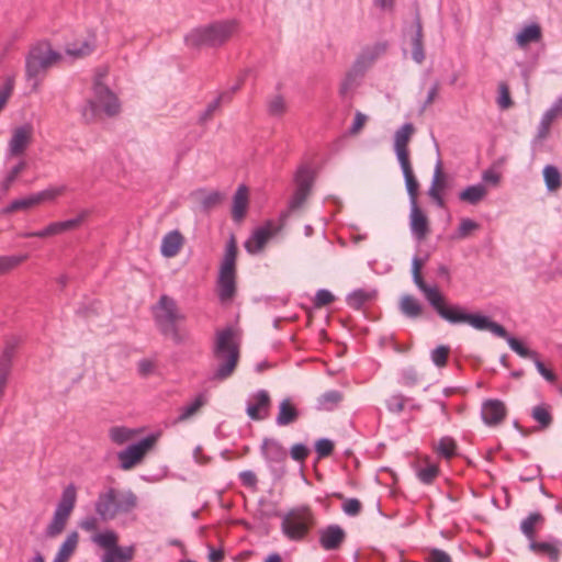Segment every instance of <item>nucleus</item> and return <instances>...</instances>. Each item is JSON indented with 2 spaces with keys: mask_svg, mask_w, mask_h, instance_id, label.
Returning a JSON list of instances; mask_svg holds the SVG:
<instances>
[{
  "mask_svg": "<svg viewBox=\"0 0 562 562\" xmlns=\"http://www.w3.org/2000/svg\"><path fill=\"white\" fill-rule=\"evenodd\" d=\"M450 353V347L449 346H438L431 351V361L438 368H442L447 364L448 357Z\"/></svg>",
  "mask_w": 562,
  "mask_h": 562,
  "instance_id": "obj_55",
  "label": "nucleus"
},
{
  "mask_svg": "<svg viewBox=\"0 0 562 562\" xmlns=\"http://www.w3.org/2000/svg\"><path fill=\"white\" fill-rule=\"evenodd\" d=\"M291 458L297 462H303L310 454V449L303 443H295L290 450Z\"/></svg>",
  "mask_w": 562,
  "mask_h": 562,
  "instance_id": "obj_62",
  "label": "nucleus"
},
{
  "mask_svg": "<svg viewBox=\"0 0 562 562\" xmlns=\"http://www.w3.org/2000/svg\"><path fill=\"white\" fill-rule=\"evenodd\" d=\"M529 549L538 554L547 555L551 562H558L560 558V548L551 542L530 541Z\"/></svg>",
  "mask_w": 562,
  "mask_h": 562,
  "instance_id": "obj_38",
  "label": "nucleus"
},
{
  "mask_svg": "<svg viewBox=\"0 0 562 562\" xmlns=\"http://www.w3.org/2000/svg\"><path fill=\"white\" fill-rule=\"evenodd\" d=\"M543 178L549 191H555L562 184L560 171L554 166L548 165L544 167Z\"/></svg>",
  "mask_w": 562,
  "mask_h": 562,
  "instance_id": "obj_41",
  "label": "nucleus"
},
{
  "mask_svg": "<svg viewBox=\"0 0 562 562\" xmlns=\"http://www.w3.org/2000/svg\"><path fill=\"white\" fill-rule=\"evenodd\" d=\"M428 562H452L450 555L440 549H432L428 554Z\"/></svg>",
  "mask_w": 562,
  "mask_h": 562,
  "instance_id": "obj_64",
  "label": "nucleus"
},
{
  "mask_svg": "<svg viewBox=\"0 0 562 562\" xmlns=\"http://www.w3.org/2000/svg\"><path fill=\"white\" fill-rule=\"evenodd\" d=\"M93 542H95L101 548H104L105 551H111L114 548H117V535L112 530H106L104 532L98 533L92 538Z\"/></svg>",
  "mask_w": 562,
  "mask_h": 562,
  "instance_id": "obj_45",
  "label": "nucleus"
},
{
  "mask_svg": "<svg viewBox=\"0 0 562 562\" xmlns=\"http://www.w3.org/2000/svg\"><path fill=\"white\" fill-rule=\"evenodd\" d=\"M109 435L113 442L116 445H123L134 438L136 430L127 427L116 426L110 429Z\"/></svg>",
  "mask_w": 562,
  "mask_h": 562,
  "instance_id": "obj_44",
  "label": "nucleus"
},
{
  "mask_svg": "<svg viewBox=\"0 0 562 562\" xmlns=\"http://www.w3.org/2000/svg\"><path fill=\"white\" fill-rule=\"evenodd\" d=\"M487 194V190L484 184H473L467 187L459 193V199L471 205L480 203Z\"/></svg>",
  "mask_w": 562,
  "mask_h": 562,
  "instance_id": "obj_33",
  "label": "nucleus"
},
{
  "mask_svg": "<svg viewBox=\"0 0 562 562\" xmlns=\"http://www.w3.org/2000/svg\"><path fill=\"white\" fill-rule=\"evenodd\" d=\"M412 58L415 63L422 64L425 60V50L423 44V26L419 19L416 20V31L412 36Z\"/></svg>",
  "mask_w": 562,
  "mask_h": 562,
  "instance_id": "obj_35",
  "label": "nucleus"
},
{
  "mask_svg": "<svg viewBox=\"0 0 562 562\" xmlns=\"http://www.w3.org/2000/svg\"><path fill=\"white\" fill-rule=\"evenodd\" d=\"M344 394L338 390H329L321 394L316 400L318 411H334L342 402Z\"/></svg>",
  "mask_w": 562,
  "mask_h": 562,
  "instance_id": "obj_29",
  "label": "nucleus"
},
{
  "mask_svg": "<svg viewBox=\"0 0 562 562\" xmlns=\"http://www.w3.org/2000/svg\"><path fill=\"white\" fill-rule=\"evenodd\" d=\"M93 49L94 43L90 38H86L79 43L76 42L68 44L66 47V53L71 57L81 58L91 54Z\"/></svg>",
  "mask_w": 562,
  "mask_h": 562,
  "instance_id": "obj_39",
  "label": "nucleus"
},
{
  "mask_svg": "<svg viewBox=\"0 0 562 562\" xmlns=\"http://www.w3.org/2000/svg\"><path fill=\"white\" fill-rule=\"evenodd\" d=\"M531 416L540 424L541 428H548L552 424V415L544 405L535 406Z\"/></svg>",
  "mask_w": 562,
  "mask_h": 562,
  "instance_id": "obj_51",
  "label": "nucleus"
},
{
  "mask_svg": "<svg viewBox=\"0 0 562 562\" xmlns=\"http://www.w3.org/2000/svg\"><path fill=\"white\" fill-rule=\"evenodd\" d=\"M137 506V496L131 491L113 487L99 493L94 510L102 521L113 520L120 514H128Z\"/></svg>",
  "mask_w": 562,
  "mask_h": 562,
  "instance_id": "obj_7",
  "label": "nucleus"
},
{
  "mask_svg": "<svg viewBox=\"0 0 562 562\" xmlns=\"http://www.w3.org/2000/svg\"><path fill=\"white\" fill-rule=\"evenodd\" d=\"M445 175L442 172V165H441V161L439 160L435 167V171H434V176H432V181H431V186L428 190V194L429 196L434 200V202L437 204V206L439 207H443L445 206V200L441 195V190L445 189Z\"/></svg>",
  "mask_w": 562,
  "mask_h": 562,
  "instance_id": "obj_25",
  "label": "nucleus"
},
{
  "mask_svg": "<svg viewBox=\"0 0 562 562\" xmlns=\"http://www.w3.org/2000/svg\"><path fill=\"white\" fill-rule=\"evenodd\" d=\"M273 236V232L268 226H261L254 231L251 236L245 241V249L251 255L260 252L268 240Z\"/></svg>",
  "mask_w": 562,
  "mask_h": 562,
  "instance_id": "obj_22",
  "label": "nucleus"
},
{
  "mask_svg": "<svg viewBox=\"0 0 562 562\" xmlns=\"http://www.w3.org/2000/svg\"><path fill=\"white\" fill-rule=\"evenodd\" d=\"M153 317L156 327L167 338L173 342L180 344L183 336L180 331V323L183 321L184 315L179 308L175 299L169 295H161L158 302L153 306Z\"/></svg>",
  "mask_w": 562,
  "mask_h": 562,
  "instance_id": "obj_5",
  "label": "nucleus"
},
{
  "mask_svg": "<svg viewBox=\"0 0 562 562\" xmlns=\"http://www.w3.org/2000/svg\"><path fill=\"white\" fill-rule=\"evenodd\" d=\"M406 398L402 394H395L386 400V407L391 413L400 414L405 407Z\"/></svg>",
  "mask_w": 562,
  "mask_h": 562,
  "instance_id": "obj_57",
  "label": "nucleus"
},
{
  "mask_svg": "<svg viewBox=\"0 0 562 562\" xmlns=\"http://www.w3.org/2000/svg\"><path fill=\"white\" fill-rule=\"evenodd\" d=\"M268 111L271 115H281L285 111V103L281 95H276L269 101Z\"/></svg>",
  "mask_w": 562,
  "mask_h": 562,
  "instance_id": "obj_63",
  "label": "nucleus"
},
{
  "mask_svg": "<svg viewBox=\"0 0 562 562\" xmlns=\"http://www.w3.org/2000/svg\"><path fill=\"white\" fill-rule=\"evenodd\" d=\"M237 254L236 238L231 235L217 276V295L223 305L231 304L237 293Z\"/></svg>",
  "mask_w": 562,
  "mask_h": 562,
  "instance_id": "obj_4",
  "label": "nucleus"
},
{
  "mask_svg": "<svg viewBox=\"0 0 562 562\" xmlns=\"http://www.w3.org/2000/svg\"><path fill=\"white\" fill-rule=\"evenodd\" d=\"M409 228L417 241H423L430 232L429 220L419 207L418 203L411 204Z\"/></svg>",
  "mask_w": 562,
  "mask_h": 562,
  "instance_id": "obj_14",
  "label": "nucleus"
},
{
  "mask_svg": "<svg viewBox=\"0 0 562 562\" xmlns=\"http://www.w3.org/2000/svg\"><path fill=\"white\" fill-rule=\"evenodd\" d=\"M240 358L239 342L233 327L218 330L213 346V381L223 382L235 372Z\"/></svg>",
  "mask_w": 562,
  "mask_h": 562,
  "instance_id": "obj_1",
  "label": "nucleus"
},
{
  "mask_svg": "<svg viewBox=\"0 0 562 562\" xmlns=\"http://www.w3.org/2000/svg\"><path fill=\"white\" fill-rule=\"evenodd\" d=\"M335 300V296L333 293L328 290L321 289L316 292L315 299H314V306L315 307H323L325 305H328L333 303Z\"/></svg>",
  "mask_w": 562,
  "mask_h": 562,
  "instance_id": "obj_58",
  "label": "nucleus"
},
{
  "mask_svg": "<svg viewBox=\"0 0 562 562\" xmlns=\"http://www.w3.org/2000/svg\"><path fill=\"white\" fill-rule=\"evenodd\" d=\"M480 225L471 218H462L453 239H464L469 237L474 231L479 229Z\"/></svg>",
  "mask_w": 562,
  "mask_h": 562,
  "instance_id": "obj_50",
  "label": "nucleus"
},
{
  "mask_svg": "<svg viewBox=\"0 0 562 562\" xmlns=\"http://www.w3.org/2000/svg\"><path fill=\"white\" fill-rule=\"evenodd\" d=\"M133 557V547H117L111 551H105L102 557V562H130Z\"/></svg>",
  "mask_w": 562,
  "mask_h": 562,
  "instance_id": "obj_37",
  "label": "nucleus"
},
{
  "mask_svg": "<svg viewBox=\"0 0 562 562\" xmlns=\"http://www.w3.org/2000/svg\"><path fill=\"white\" fill-rule=\"evenodd\" d=\"M106 70H99L93 81V98L82 108L81 114L86 122H92L102 110L108 116L120 112L121 104L114 92L103 82Z\"/></svg>",
  "mask_w": 562,
  "mask_h": 562,
  "instance_id": "obj_6",
  "label": "nucleus"
},
{
  "mask_svg": "<svg viewBox=\"0 0 562 562\" xmlns=\"http://www.w3.org/2000/svg\"><path fill=\"white\" fill-rule=\"evenodd\" d=\"M315 451L318 459L329 457L334 451V442L327 438H322L315 443Z\"/></svg>",
  "mask_w": 562,
  "mask_h": 562,
  "instance_id": "obj_56",
  "label": "nucleus"
},
{
  "mask_svg": "<svg viewBox=\"0 0 562 562\" xmlns=\"http://www.w3.org/2000/svg\"><path fill=\"white\" fill-rule=\"evenodd\" d=\"M262 454L269 462L280 463L286 458V450L274 439H265L261 446Z\"/></svg>",
  "mask_w": 562,
  "mask_h": 562,
  "instance_id": "obj_27",
  "label": "nucleus"
},
{
  "mask_svg": "<svg viewBox=\"0 0 562 562\" xmlns=\"http://www.w3.org/2000/svg\"><path fill=\"white\" fill-rule=\"evenodd\" d=\"M249 205V191L245 184H240L233 196L232 204V218L235 223H240L248 210Z\"/></svg>",
  "mask_w": 562,
  "mask_h": 562,
  "instance_id": "obj_19",
  "label": "nucleus"
},
{
  "mask_svg": "<svg viewBox=\"0 0 562 562\" xmlns=\"http://www.w3.org/2000/svg\"><path fill=\"white\" fill-rule=\"evenodd\" d=\"M404 179H405V186L406 190L409 196V204L418 203L417 202V195H418V189L419 183L414 175L413 170H408L403 172Z\"/></svg>",
  "mask_w": 562,
  "mask_h": 562,
  "instance_id": "obj_47",
  "label": "nucleus"
},
{
  "mask_svg": "<svg viewBox=\"0 0 562 562\" xmlns=\"http://www.w3.org/2000/svg\"><path fill=\"white\" fill-rule=\"evenodd\" d=\"M270 406V394L266 390H259L249 397L246 413L252 420H263L268 417Z\"/></svg>",
  "mask_w": 562,
  "mask_h": 562,
  "instance_id": "obj_13",
  "label": "nucleus"
},
{
  "mask_svg": "<svg viewBox=\"0 0 562 562\" xmlns=\"http://www.w3.org/2000/svg\"><path fill=\"white\" fill-rule=\"evenodd\" d=\"M66 190L65 186L60 187H50L41 192L34 193L33 196L36 200V204L44 201H53L58 195L63 194Z\"/></svg>",
  "mask_w": 562,
  "mask_h": 562,
  "instance_id": "obj_52",
  "label": "nucleus"
},
{
  "mask_svg": "<svg viewBox=\"0 0 562 562\" xmlns=\"http://www.w3.org/2000/svg\"><path fill=\"white\" fill-rule=\"evenodd\" d=\"M436 451L440 457L450 460L457 454V442L451 437H442L437 445Z\"/></svg>",
  "mask_w": 562,
  "mask_h": 562,
  "instance_id": "obj_42",
  "label": "nucleus"
},
{
  "mask_svg": "<svg viewBox=\"0 0 562 562\" xmlns=\"http://www.w3.org/2000/svg\"><path fill=\"white\" fill-rule=\"evenodd\" d=\"M207 403V396L205 394H199L190 403L183 405L179 409V415L173 419L172 424L188 423L194 419L200 413L201 408Z\"/></svg>",
  "mask_w": 562,
  "mask_h": 562,
  "instance_id": "obj_21",
  "label": "nucleus"
},
{
  "mask_svg": "<svg viewBox=\"0 0 562 562\" xmlns=\"http://www.w3.org/2000/svg\"><path fill=\"white\" fill-rule=\"evenodd\" d=\"M375 296V290L357 289L347 295L346 302L350 307L361 310L366 303L373 301Z\"/></svg>",
  "mask_w": 562,
  "mask_h": 562,
  "instance_id": "obj_31",
  "label": "nucleus"
},
{
  "mask_svg": "<svg viewBox=\"0 0 562 562\" xmlns=\"http://www.w3.org/2000/svg\"><path fill=\"white\" fill-rule=\"evenodd\" d=\"M400 310L408 318H418L423 314V306L413 295H404L400 302Z\"/></svg>",
  "mask_w": 562,
  "mask_h": 562,
  "instance_id": "obj_34",
  "label": "nucleus"
},
{
  "mask_svg": "<svg viewBox=\"0 0 562 562\" xmlns=\"http://www.w3.org/2000/svg\"><path fill=\"white\" fill-rule=\"evenodd\" d=\"M68 518V515L55 510L53 519L46 528L47 537L54 538L58 536L64 530Z\"/></svg>",
  "mask_w": 562,
  "mask_h": 562,
  "instance_id": "obj_43",
  "label": "nucleus"
},
{
  "mask_svg": "<svg viewBox=\"0 0 562 562\" xmlns=\"http://www.w3.org/2000/svg\"><path fill=\"white\" fill-rule=\"evenodd\" d=\"M415 132L412 123L402 125L394 135V148H408V143Z\"/></svg>",
  "mask_w": 562,
  "mask_h": 562,
  "instance_id": "obj_40",
  "label": "nucleus"
},
{
  "mask_svg": "<svg viewBox=\"0 0 562 562\" xmlns=\"http://www.w3.org/2000/svg\"><path fill=\"white\" fill-rule=\"evenodd\" d=\"M34 205H36V200L32 194L27 198L13 200L9 205L1 210V213L9 214L15 211L30 209Z\"/></svg>",
  "mask_w": 562,
  "mask_h": 562,
  "instance_id": "obj_49",
  "label": "nucleus"
},
{
  "mask_svg": "<svg viewBox=\"0 0 562 562\" xmlns=\"http://www.w3.org/2000/svg\"><path fill=\"white\" fill-rule=\"evenodd\" d=\"M237 30L238 24L235 20L213 22V47L224 45Z\"/></svg>",
  "mask_w": 562,
  "mask_h": 562,
  "instance_id": "obj_20",
  "label": "nucleus"
},
{
  "mask_svg": "<svg viewBox=\"0 0 562 562\" xmlns=\"http://www.w3.org/2000/svg\"><path fill=\"white\" fill-rule=\"evenodd\" d=\"M386 49L387 44L385 42H378L364 47L356 59L352 70L357 74H363Z\"/></svg>",
  "mask_w": 562,
  "mask_h": 562,
  "instance_id": "obj_15",
  "label": "nucleus"
},
{
  "mask_svg": "<svg viewBox=\"0 0 562 562\" xmlns=\"http://www.w3.org/2000/svg\"><path fill=\"white\" fill-rule=\"evenodd\" d=\"M362 505L357 498H348L342 504V510L346 515L355 517L360 514Z\"/></svg>",
  "mask_w": 562,
  "mask_h": 562,
  "instance_id": "obj_59",
  "label": "nucleus"
},
{
  "mask_svg": "<svg viewBox=\"0 0 562 562\" xmlns=\"http://www.w3.org/2000/svg\"><path fill=\"white\" fill-rule=\"evenodd\" d=\"M543 521V516L539 513H532L527 516L520 524L521 532L529 538L531 541L535 537V526L536 524Z\"/></svg>",
  "mask_w": 562,
  "mask_h": 562,
  "instance_id": "obj_46",
  "label": "nucleus"
},
{
  "mask_svg": "<svg viewBox=\"0 0 562 562\" xmlns=\"http://www.w3.org/2000/svg\"><path fill=\"white\" fill-rule=\"evenodd\" d=\"M32 126L22 125L16 127L9 142L8 156H19L25 151L32 139Z\"/></svg>",
  "mask_w": 562,
  "mask_h": 562,
  "instance_id": "obj_18",
  "label": "nucleus"
},
{
  "mask_svg": "<svg viewBox=\"0 0 562 562\" xmlns=\"http://www.w3.org/2000/svg\"><path fill=\"white\" fill-rule=\"evenodd\" d=\"M183 244L182 234L178 229L171 231L162 237L160 252L165 258H172L178 255Z\"/></svg>",
  "mask_w": 562,
  "mask_h": 562,
  "instance_id": "obj_23",
  "label": "nucleus"
},
{
  "mask_svg": "<svg viewBox=\"0 0 562 562\" xmlns=\"http://www.w3.org/2000/svg\"><path fill=\"white\" fill-rule=\"evenodd\" d=\"M507 409L505 404L499 400H486L482 404L481 416L483 422L488 426L499 425L506 417Z\"/></svg>",
  "mask_w": 562,
  "mask_h": 562,
  "instance_id": "obj_17",
  "label": "nucleus"
},
{
  "mask_svg": "<svg viewBox=\"0 0 562 562\" xmlns=\"http://www.w3.org/2000/svg\"><path fill=\"white\" fill-rule=\"evenodd\" d=\"M25 167H26V162L23 160L20 161L19 164H16L14 167H12V169L8 172V175L4 177V179L1 182V189L3 191H8L10 189V187L12 186V183L18 178V176L25 169Z\"/></svg>",
  "mask_w": 562,
  "mask_h": 562,
  "instance_id": "obj_54",
  "label": "nucleus"
},
{
  "mask_svg": "<svg viewBox=\"0 0 562 562\" xmlns=\"http://www.w3.org/2000/svg\"><path fill=\"white\" fill-rule=\"evenodd\" d=\"M77 501V490L74 484L66 486L56 506V512L70 516Z\"/></svg>",
  "mask_w": 562,
  "mask_h": 562,
  "instance_id": "obj_32",
  "label": "nucleus"
},
{
  "mask_svg": "<svg viewBox=\"0 0 562 562\" xmlns=\"http://www.w3.org/2000/svg\"><path fill=\"white\" fill-rule=\"evenodd\" d=\"M158 435L150 434L139 441L130 445L117 453L120 467L123 470H131L142 462L146 453L155 446Z\"/></svg>",
  "mask_w": 562,
  "mask_h": 562,
  "instance_id": "obj_10",
  "label": "nucleus"
},
{
  "mask_svg": "<svg viewBox=\"0 0 562 562\" xmlns=\"http://www.w3.org/2000/svg\"><path fill=\"white\" fill-rule=\"evenodd\" d=\"M78 544V533L76 531L70 532L66 540L61 543L57 554L66 559L67 561L75 552Z\"/></svg>",
  "mask_w": 562,
  "mask_h": 562,
  "instance_id": "obj_48",
  "label": "nucleus"
},
{
  "mask_svg": "<svg viewBox=\"0 0 562 562\" xmlns=\"http://www.w3.org/2000/svg\"><path fill=\"white\" fill-rule=\"evenodd\" d=\"M294 180L296 189L289 203L292 211L301 207L310 195L314 182V172L308 166H301Z\"/></svg>",
  "mask_w": 562,
  "mask_h": 562,
  "instance_id": "obj_11",
  "label": "nucleus"
},
{
  "mask_svg": "<svg viewBox=\"0 0 562 562\" xmlns=\"http://www.w3.org/2000/svg\"><path fill=\"white\" fill-rule=\"evenodd\" d=\"M439 474V468L436 464L429 463L425 468L417 471V476L424 484H431Z\"/></svg>",
  "mask_w": 562,
  "mask_h": 562,
  "instance_id": "obj_53",
  "label": "nucleus"
},
{
  "mask_svg": "<svg viewBox=\"0 0 562 562\" xmlns=\"http://www.w3.org/2000/svg\"><path fill=\"white\" fill-rule=\"evenodd\" d=\"M294 180L296 189L289 203L292 211L301 207L310 195L314 182V172L308 166H301Z\"/></svg>",
  "mask_w": 562,
  "mask_h": 562,
  "instance_id": "obj_12",
  "label": "nucleus"
},
{
  "mask_svg": "<svg viewBox=\"0 0 562 562\" xmlns=\"http://www.w3.org/2000/svg\"><path fill=\"white\" fill-rule=\"evenodd\" d=\"M346 531L336 524L319 530V544L326 551H336L346 540Z\"/></svg>",
  "mask_w": 562,
  "mask_h": 562,
  "instance_id": "obj_16",
  "label": "nucleus"
},
{
  "mask_svg": "<svg viewBox=\"0 0 562 562\" xmlns=\"http://www.w3.org/2000/svg\"><path fill=\"white\" fill-rule=\"evenodd\" d=\"M299 416V409L292 403L291 398L286 397L280 402L279 412L276 417V424L281 427L288 426L295 423Z\"/></svg>",
  "mask_w": 562,
  "mask_h": 562,
  "instance_id": "obj_26",
  "label": "nucleus"
},
{
  "mask_svg": "<svg viewBox=\"0 0 562 562\" xmlns=\"http://www.w3.org/2000/svg\"><path fill=\"white\" fill-rule=\"evenodd\" d=\"M23 260L22 257L1 256L0 257V276L10 271Z\"/></svg>",
  "mask_w": 562,
  "mask_h": 562,
  "instance_id": "obj_60",
  "label": "nucleus"
},
{
  "mask_svg": "<svg viewBox=\"0 0 562 562\" xmlns=\"http://www.w3.org/2000/svg\"><path fill=\"white\" fill-rule=\"evenodd\" d=\"M279 516L281 517V531L290 541L304 540L315 525V515L307 505L295 506Z\"/></svg>",
  "mask_w": 562,
  "mask_h": 562,
  "instance_id": "obj_8",
  "label": "nucleus"
},
{
  "mask_svg": "<svg viewBox=\"0 0 562 562\" xmlns=\"http://www.w3.org/2000/svg\"><path fill=\"white\" fill-rule=\"evenodd\" d=\"M394 151L396 154L397 160L400 162V166L402 168V171H408L413 170L411 160H409V150L408 148H394Z\"/></svg>",
  "mask_w": 562,
  "mask_h": 562,
  "instance_id": "obj_61",
  "label": "nucleus"
},
{
  "mask_svg": "<svg viewBox=\"0 0 562 562\" xmlns=\"http://www.w3.org/2000/svg\"><path fill=\"white\" fill-rule=\"evenodd\" d=\"M464 324H469L477 330H487L493 335L506 339L508 346L521 358L536 359L538 352L527 348L520 340L509 336L507 330L501 324L492 321L488 316L479 313H470Z\"/></svg>",
  "mask_w": 562,
  "mask_h": 562,
  "instance_id": "obj_9",
  "label": "nucleus"
},
{
  "mask_svg": "<svg viewBox=\"0 0 562 562\" xmlns=\"http://www.w3.org/2000/svg\"><path fill=\"white\" fill-rule=\"evenodd\" d=\"M19 346V339L12 337L7 340L4 349L0 356V374L9 375L11 372L12 360L15 353V350Z\"/></svg>",
  "mask_w": 562,
  "mask_h": 562,
  "instance_id": "obj_30",
  "label": "nucleus"
},
{
  "mask_svg": "<svg viewBox=\"0 0 562 562\" xmlns=\"http://www.w3.org/2000/svg\"><path fill=\"white\" fill-rule=\"evenodd\" d=\"M89 211L82 210L76 217L61 222H53L46 226L48 236L61 234L67 231H72L79 227L88 217Z\"/></svg>",
  "mask_w": 562,
  "mask_h": 562,
  "instance_id": "obj_24",
  "label": "nucleus"
},
{
  "mask_svg": "<svg viewBox=\"0 0 562 562\" xmlns=\"http://www.w3.org/2000/svg\"><path fill=\"white\" fill-rule=\"evenodd\" d=\"M184 41L191 48L209 46L211 44V25L194 29L184 37Z\"/></svg>",
  "mask_w": 562,
  "mask_h": 562,
  "instance_id": "obj_28",
  "label": "nucleus"
},
{
  "mask_svg": "<svg viewBox=\"0 0 562 562\" xmlns=\"http://www.w3.org/2000/svg\"><path fill=\"white\" fill-rule=\"evenodd\" d=\"M541 36V27L538 24H530L516 35V42L520 47H525L529 43L540 41Z\"/></svg>",
  "mask_w": 562,
  "mask_h": 562,
  "instance_id": "obj_36",
  "label": "nucleus"
},
{
  "mask_svg": "<svg viewBox=\"0 0 562 562\" xmlns=\"http://www.w3.org/2000/svg\"><path fill=\"white\" fill-rule=\"evenodd\" d=\"M61 59V54L53 49L47 41H40L31 46L25 57V78L36 90L47 71Z\"/></svg>",
  "mask_w": 562,
  "mask_h": 562,
  "instance_id": "obj_2",
  "label": "nucleus"
},
{
  "mask_svg": "<svg viewBox=\"0 0 562 562\" xmlns=\"http://www.w3.org/2000/svg\"><path fill=\"white\" fill-rule=\"evenodd\" d=\"M413 280L440 318L451 325L464 324L470 314L465 308L450 303L437 286H430L424 281L422 273L413 274Z\"/></svg>",
  "mask_w": 562,
  "mask_h": 562,
  "instance_id": "obj_3",
  "label": "nucleus"
}]
</instances>
